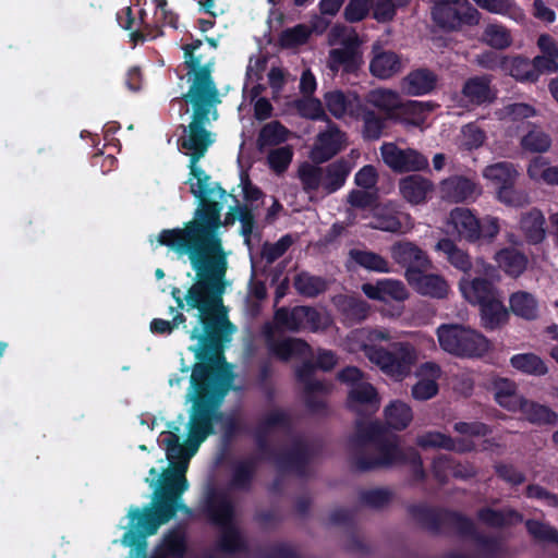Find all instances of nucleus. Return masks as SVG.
I'll use <instances>...</instances> for the list:
<instances>
[{
	"mask_svg": "<svg viewBox=\"0 0 558 558\" xmlns=\"http://www.w3.org/2000/svg\"><path fill=\"white\" fill-rule=\"evenodd\" d=\"M191 193L199 201L192 220L185 222L183 228L161 230L157 240L177 254L187 255L190 263L199 269L198 275L209 270L207 280L217 282L226 277L228 270L220 228L232 226L239 219V209L231 207L221 220L222 205L210 197L216 194L223 197L227 192L211 180L205 183L204 193H197L196 185H191Z\"/></svg>",
	"mask_w": 558,
	"mask_h": 558,
	"instance_id": "f257e3e1",
	"label": "nucleus"
},
{
	"mask_svg": "<svg viewBox=\"0 0 558 558\" xmlns=\"http://www.w3.org/2000/svg\"><path fill=\"white\" fill-rule=\"evenodd\" d=\"M191 266L196 274V279L185 295H182L180 288L172 287L171 296L177 307L170 306L169 313L173 314L175 310L184 308L187 312L192 310L198 312V322L203 331L201 332L197 327L190 331V339L197 340L196 345L190 347L196 359L192 369L202 365L206 374L232 373L225 356V344L230 341L235 329L223 311L222 295L226 290V277H221L217 282H210L207 280V269L204 275H198L199 269L197 270L193 264Z\"/></svg>",
	"mask_w": 558,
	"mask_h": 558,
	"instance_id": "f03ea898",
	"label": "nucleus"
},
{
	"mask_svg": "<svg viewBox=\"0 0 558 558\" xmlns=\"http://www.w3.org/2000/svg\"><path fill=\"white\" fill-rule=\"evenodd\" d=\"M202 365L192 369L190 378L191 408L189 411L187 438L185 445L173 432H162L159 444L174 470L184 475L189 460L199 446L216 433L215 426L223 417L221 404L232 387L233 373L206 374Z\"/></svg>",
	"mask_w": 558,
	"mask_h": 558,
	"instance_id": "7ed1b4c3",
	"label": "nucleus"
},
{
	"mask_svg": "<svg viewBox=\"0 0 558 558\" xmlns=\"http://www.w3.org/2000/svg\"><path fill=\"white\" fill-rule=\"evenodd\" d=\"M183 99L192 105V121L187 126L182 125L184 136L179 140L181 148L187 150L190 156V180L187 183L196 185L197 193H204L205 183L211 178L197 162L203 158L213 144L211 132L207 130L213 119L217 118L216 106L221 102L217 86H213L207 73L198 74L195 82H192Z\"/></svg>",
	"mask_w": 558,
	"mask_h": 558,
	"instance_id": "20e7f679",
	"label": "nucleus"
},
{
	"mask_svg": "<svg viewBox=\"0 0 558 558\" xmlns=\"http://www.w3.org/2000/svg\"><path fill=\"white\" fill-rule=\"evenodd\" d=\"M187 487L185 475L179 472H162L159 486L155 490L154 507L144 511L136 508L129 512L131 526L123 534V545L134 547L138 555H145L146 536L155 534L161 524L173 519L178 510H190L180 502Z\"/></svg>",
	"mask_w": 558,
	"mask_h": 558,
	"instance_id": "39448f33",
	"label": "nucleus"
},
{
	"mask_svg": "<svg viewBox=\"0 0 558 558\" xmlns=\"http://www.w3.org/2000/svg\"><path fill=\"white\" fill-rule=\"evenodd\" d=\"M407 510L417 525L432 534L454 532L460 537L474 541L477 546L476 554L472 556L474 558H502L505 554L500 538L480 533L473 520L459 511L424 502L412 504Z\"/></svg>",
	"mask_w": 558,
	"mask_h": 558,
	"instance_id": "423d86ee",
	"label": "nucleus"
},
{
	"mask_svg": "<svg viewBox=\"0 0 558 558\" xmlns=\"http://www.w3.org/2000/svg\"><path fill=\"white\" fill-rule=\"evenodd\" d=\"M436 335L439 347L457 357L480 359L492 350L487 337L462 324H441Z\"/></svg>",
	"mask_w": 558,
	"mask_h": 558,
	"instance_id": "0eeeda50",
	"label": "nucleus"
},
{
	"mask_svg": "<svg viewBox=\"0 0 558 558\" xmlns=\"http://www.w3.org/2000/svg\"><path fill=\"white\" fill-rule=\"evenodd\" d=\"M364 352L386 375L397 379L410 375L418 359L416 348L410 342L402 341L392 342L388 348L365 345Z\"/></svg>",
	"mask_w": 558,
	"mask_h": 558,
	"instance_id": "6e6552de",
	"label": "nucleus"
},
{
	"mask_svg": "<svg viewBox=\"0 0 558 558\" xmlns=\"http://www.w3.org/2000/svg\"><path fill=\"white\" fill-rule=\"evenodd\" d=\"M269 433L270 432H267L259 426L256 427L254 432V441L258 454L234 462L228 483L229 489L248 493L253 487L258 462L263 460H272L275 458L276 452L268 441Z\"/></svg>",
	"mask_w": 558,
	"mask_h": 558,
	"instance_id": "1a4fd4ad",
	"label": "nucleus"
},
{
	"mask_svg": "<svg viewBox=\"0 0 558 558\" xmlns=\"http://www.w3.org/2000/svg\"><path fill=\"white\" fill-rule=\"evenodd\" d=\"M450 222L460 238L478 245L492 243L500 230L498 218L490 216L477 218L465 207L452 209Z\"/></svg>",
	"mask_w": 558,
	"mask_h": 558,
	"instance_id": "9d476101",
	"label": "nucleus"
},
{
	"mask_svg": "<svg viewBox=\"0 0 558 558\" xmlns=\"http://www.w3.org/2000/svg\"><path fill=\"white\" fill-rule=\"evenodd\" d=\"M374 448L377 451V456L361 453L352 458L353 471L362 473L404 465L408 448L400 446L397 435H389L387 430Z\"/></svg>",
	"mask_w": 558,
	"mask_h": 558,
	"instance_id": "9b49d317",
	"label": "nucleus"
},
{
	"mask_svg": "<svg viewBox=\"0 0 558 558\" xmlns=\"http://www.w3.org/2000/svg\"><path fill=\"white\" fill-rule=\"evenodd\" d=\"M433 21L442 29L457 31L480 23L481 13L468 0H429Z\"/></svg>",
	"mask_w": 558,
	"mask_h": 558,
	"instance_id": "f8f14e48",
	"label": "nucleus"
},
{
	"mask_svg": "<svg viewBox=\"0 0 558 558\" xmlns=\"http://www.w3.org/2000/svg\"><path fill=\"white\" fill-rule=\"evenodd\" d=\"M276 326L267 322L262 327V336L268 355L281 363H289L292 360H301L312 355L311 345L301 338L278 336Z\"/></svg>",
	"mask_w": 558,
	"mask_h": 558,
	"instance_id": "ddd939ff",
	"label": "nucleus"
},
{
	"mask_svg": "<svg viewBox=\"0 0 558 558\" xmlns=\"http://www.w3.org/2000/svg\"><path fill=\"white\" fill-rule=\"evenodd\" d=\"M475 278L461 284V290L466 300L472 304L481 305L501 296L495 282L500 279L499 270L483 258L475 260Z\"/></svg>",
	"mask_w": 558,
	"mask_h": 558,
	"instance_id": "4468645a",
	"label": "nucleus"
},
{
	"mask_svg": "<svg viewBox=\"0 0 558 558\" xmlns=\"http://www.w3.org/2000/svg\"><path fill=\"white\" fill-rule=\"evenodd\" d=\"M201 511L217 527L236 521V507L229 493L214 484H209L204 492Z\"/></svg>",
	"mask_w": 558,
	"mask_h": 558,
	"instance_id": "2eb2a0df",
	"label": "nucleus"
},
{
	"mask_svg": "<svg viewBox=\"0 0 558 558\" xmlns=\"http://www.w3.org/2000/svg\"><path fill=\"white\" fill-rule=\"evenodd\" d=\"M319 322L320 314L316 308L298 305L291 308L286 306L277 308L271 325H275L276 330L280 332H299L306 326L317 328Z\"/></svg>",
	"mask_w": 558,
	"mask_h": 558,
	"instance_id": "dca6fc26",
	"label": "nucleus"
},
{
	"mask_svg": "<svg viewBox=\"0 0 558 558\" xmlns=\"http://www.w3.org/2000/svg\"><path fill=\"white\" fill-rule=\"evenodd\" d=\"M381 159L395 172L421 171L428 168V159L413 148H400L395 143H384L380 146Z\"/></svg>",
	"mask_w": 558,
	"mask_h": 558,
	"instance_id": "f3484780",
	"label": "nucleus"
},
{
	"mask_svg": "<svg viewBox=\"0 0 558 558\" xmlns=\"http://www.w3.org/2000/svg\"><path fill=\"white\" fill-rule=\"evenodd\" d=\"M363 64L361 43L357 37L343 39L341 47L329 50L328 68L332 72L342 71L344 74H356Z\"/></svg>",
	"mask_w": 558,
	"mask_h": 558,
	"instance_id": "a211bd4d",
	"label": "nucleus"
},
{
	"mask_svg": "<svg viewBox=\"0 0 558 558\" xmlns=\"http://www.w3.org/2000/svg\"><path fill=\"white\" fill-rule=\"evenodd\" d=\"M440 197L449 203L474 202L482 193L481 186L464 175H450L439 183Z\"/></svg>",
	"mask_w": 558,
	"mask_h": 558,
	"instance_id": "6ab92c4d",
	"label": "nucleus"
},
{
	"mask_svg": "<svg viewBox=\"0 0 558 558\" xmlns=\"http://www.w3.org/2000/svg\"><path fill=\"white\" fill-rule=\"evenodd\" d=\"M313 456V449L306 441L295 440L288 450L276 453L272 461L280 471L303 477Z\"/></svg>",
	"mask_w": 558,
	"mask_h": 558,
	"instance_id": "aec40b11",
	"label": "nucleus"
},
{
	"mask_svg": "<svg viewBox=\"0 0 558 558\" xmlns=\"http://www.w3.org/2000/svg\"><path fill=\"white\" fill-rule=\"evenodd\" d=\"M386 432L387 427L379 422L364 423L363 421H356L355 430L348 438L350 465L352 466V458L355 454L366 453L365 448L368 445L374 447Z\"/></svg>",
	"mask_w": 558,
	"mask_h": 558,
	"instance_id": "412c9836",
	"label": "nucleus"
},
{
	"mask_svg": "<svg viewBox=\"0 0 558 558\" xmlns=\"http://www.w3.org/2000/svg\"><path fill=\"white\" fill-rule=\"evenodd\" d=\"M405 279L408 283L420 294L444 299L448 294L449 286L439 275L425 274L424 269H407Z\"/></svg>",
	"mask_w": 558,
	"mask_h": 558,
	"instance_id": "4be33fe9",
	"label": "nucleus"
},
{
	"mask_svg": "<svg viewBox=\"0 0 558 558\" xmlns=\"http://www.w3.org/2000/svg\"><path fill=\"white\" fill-rule=\"evenodd\" d=\"M347 408L359 415H372L380 407V398L376 388L365 381L350 388L345 401Z\"/></svg>",
	"mask_w": 558,
	"mask_h": 558,
	"instance_id": "5701e85b",
	"label": "nucleus"
},
{
	"mask_svg": "<svg viewBox=\"0 0 558 558\" xmlns=\"http://www.w3.org/2000/svg\"><path fill=\"white\" fill-rule=\"evenodd\" d=\"M344 133L330 123L326 131L317 135L316 143L312 149L311 157L316 163H324L333 158L342 149Z\"/></svg>",
	"mask_w": 558,
	"mask_h": 558,
	"instance_id": "b1692460",
	"label": "nucleus"
},
{
	"mask_svg": "<svg viewBox=\"0 0 558 558\" xmlns=\"http://www.w3.org/2000/svg\"><path fill=\"white\" fill-rule=\"evenodd\" d=\"M402 70L400 54L392 50H385L378 43L372 47L369 72L374 77L388 80Z\"/></svg>",
	"mask_w": 558,
	"mask_h": 558,
	"instance_id": "393cba45",
	"label": "nucleus"
},
{
	"mask_svg": "<svg viewBox=\"0 0 558 558\" xmlns=\"http://www.w3.org/2000/svg\"><path fill=\"white\" fill-rule=\"evenodd\" d=\"M438 81V75L430 69L417 68L401 80L400 86L402 92L409 96H424L436 89Z\"/></svg>",
	"mask_w": 558,
	"mask_h": 558,
	"instance_id": "a878e982",
	"label": "nucleus"
},
{
	"mask_svg": "<svg viewBox=\"0 0 558 558\" xmlns=\"http://www.w3.org/2000/svg\"><path fill=\"white\" fill-rule=\"evenodd\" d=\"M434 189L433 181L418 173L409 174L399 181L400 194L411 205L425 204Z\"/></svg>",
	"mask_w": 558,
	"mask_h": 558,
	"instance_id": "bb28decb",
	"label": "nucleus"
},
{
	"mask_svg": "<svg viewBox=\"0 0 558 558\" xmlns=\"http://www.w3.org/2000/svg\"><path fill=\"white\" fill-rule=\"evenodd\" d=\"M324 100L327 110L337 119L344 116L360 118L363 104L356 94L336 89L327 92L324 95Z\"/></svg>",
	"mask_w": 558,
	"mask_h": 558,
	"instance_id": "cd10ccee",
	"label": "nucleus"
},
{
	"mask_svg": "<svg viewBox=\"0 0 558 558\" xmlns=\"http://www.w3.org/2000/svg\"><path fill=\"white\" fill-rule=\"evenodd\" d=\"M392 259L407 269H426L429 259L426 253L416 244L409 241L396 242L391 248Z\"/></svg>",
	"mask_w": 558,
	"mask_h": 558,
	"instance_id": "c85d7f7f",
	"label": "nucleus"
},
{
	"mask_svg": "<svg viewBox=\"0 0 558 558\" xmlns=\"http://www.w3.org/2000/svg\"><path fill=\"white\" fill-rule=\"evenodd\" d=\"M476 519L487 527L505 529L521 523L523 514L511 507L502 509L482 507L476 511Z\"/></svg>",
	"mask_w": 558,
	"mask_h": 558,
	"instance_id": "c756f323",
	"label": "nucleus"
},
{
	"mask_svg": "<svg viewBox=\"0 0 558 558\" xmlns=\"http://www.w3.org/2000/svg\"><path fill=\"white\" fill-rule=\"evenodd\" d=\"M363 293L371 300L387 302L389 300L404 301L409 294L403 282L393 279L378 280L375 284L363 283Z\"/></svg>",
	"mask_w": 558,
	"mask_h": 558,
	"instance_id": "7c9ffc66",
	"label": "nucleus"
},
{
	"mask_svg": "<svg viewBox=\"0 0 558 558\" xmlns=\"http://www.w3.org/2000/svg\"><path fill=\"white\" fill-rule=\"evenodd\" d=\"M435 248L444 255L452 267L463 274L469 275L472 270L475 271V263H472L469 253L460 248L453 240L442 238L436 243Z\"/></svg>",
	"mask_w": 558,
	"mask_h": 558,
	"instance_id": "2f4dec72",
	"label": "nucleus"
},
{
	"mask_svg": "<svg viewBox=\"0 0 558 558\" xmlns=\"http://www.w3.org/2000/svg\"><path fill=\"white\" fill-rule=\"evenodd\" d=\"M518 411L524 418L537 426H554L558 423V413L545 404L523 398L519 403Z\"/></svg>",
	"mask_w": 558,
	"mask_h": 558,
	"instance_id": "473e14b6",
	"label": "nucleus"
},
{
	"mask_svg": "<svg viewBox=\"0 0 558 558\" xmlns=\"http://www.w3.org/2000/svg\"><path fill=\"white\" fill-rule=\"evenodd\" d=\"M520 229L529 244L536 245L542 243L546 235L543 213L537 208L523 213L520 219Z\"/></svg>",
	"mask_w": 558,
	"mask_h": 558,
	"instance_id": "72a5a7b5",
	"label": "nucleus"
},
{
	"mask_svg": "<svg viewBox=\"0 0 558 558\" xmlns=\"http://www.w3.org/2000/svg\"><path fill=\"white\" fill-rule=\"evenodd\" d=\"M492 77L489 75H477L468 78L461 94L472 105L481 106L493 100L490 90Z\"/></svg>",
	"mask_w": 558,
	"mask_h": 558,
	"instance_id": "f704fd0d",
	"label": "nucleus"
},
{
	"mask_svg": "<svg viewBox=\"0 0 558 558\" xmlns=\"http://www.w3.org/2000/svg\"><path fill=\"white\" fill-rule=\"evenodd\" d=\"M480 306L481 326L488 331L499 329L509 320V311L501 301V296L483 303Z\"/></svg>",
	"mask_w": 558,
	"mask_h": 558,
	"instance_id": "c9c22d12",
	"label": "nucleus"
},
{
	"mask_svg": "<svg viewBox=\"0 0 558 558\" xmlns=\"http://www.w3.org/2000/svg\"><path fill=\"white\" fill-rule=\"evenodd\" d=\"M495 401L508 411H518L519 403L524 398L518 393L517 384L508 378H495L492 383Z\"/></svg>",
	"mask_w": 558,
	"mask_h": 558,
	"instance_id": "e433bc0d",
	"label": "nucleus"
},
{
	"mask_svg": "<svg viewBox=\"0 0 558 558\" xmlns=\"http://www.w3.org/2000/svg\"><path fill=\"white\" fill-rule=\"evenodd\" d=\"M218 527L220 530V535L217 541V548L221 553L238 554L247 551V542L238 527L236 521Z\"/></svg>",
	"mask_w": 558,
	"mask_h": 558,
	"instance_id": "4c0bfd02",
	"label": "nucleus"
},
{
	"mask_svg": "<svg viewBox=\"0 0 558 558\" xmlns=\"http://www.w3.org/2000/svg\"><path fill=\"white\" fill-rule=\"evenodd\" d=\"M436 107L437 105L433 101L401 100L395 118L418 126L424 122L425 114L432 112Z\"/></svg>",
	"mask_w": 558,
	"mask_h": 558,
	"instance_id": "58836bf2",
	"label": "nucleus"
},
{
	"mask_svg": "<svg viewBox=\"0 0 558 558\" xmlns=\"http://www.w3.org/2000/svg\"><path fill=\"white\" fill-rule=\"evenodd\" d=\"M403 218L408 219L409 215L398 211L391 206H381L375 209L369 226L373 229L396 233L401 231Z\"/></svg>",
	"mask_w": 558,
	"mask_h": 558,
	"instance_id": "ea45409f",
	"label": "nucleus"
},
{
	"mask_svg": "<svg viewBox=\"0 0 558 558\" xmlns=\"http://www.w3.org/2000/svg\"><path fill=\"white\" fill-rule=\"evenodd\" d=\"M495 259L498 268L502 269L508 276L518 278L527 266L526 256L512 247H506L496 253Z\"/></svg>",
	"mask_w": 558,
	"mask_h": 558,
	"instance_id": "a19ab883",
	"label": "nucleus"
},
{
	"mask_svg": "<svg viewBox=\"0 0 558 558\" xmlns=\"http://www.w3.org/2000/svg\"><path fill=\"white\" fill-rule=\"evenodd\" d=\"M351 171L349 162L344 159L336 160L324 168L323 189L328 193L340 190Z\"/></svg>",
	"mask_w": 558,
	"mask_h": 558,
	"instance_id": "79ce46f5",
	"label": "nucleus"
},
{
	"mask_svg": "<svg viewBox=\"0 0 558 558\" xmlns=\"http://www.w3.org/2000/svg\"><path fill=\"white\" fill-rule=\"evenodd\" d=\"M203 41L201 39H194L191 44H186L182 47L184 52V64L189 69V72L193 73V81L195 82L198 74L202 72L207 73V76L213 86H216V83L211 76L213 72V62L202 63V56H196L195 51L201 48Z\"/></svg>",
	"mask_w": 558,
	"mask_h": 558,
	"instance_id": "37998d69",
	"label": "nucleus"
},
{
	"mask_svg": "<svg viewBox=\"0 0 558 558\" xmlns=\"http://www.w3.org/2000/svg\"><path fill=\"white\" fill-rule=\"evenodd\" d=\"M518 175L514 166L508 161L488 165L483 170V177L490 181L496 189L506 184H515Z\"/></svg>",
	"mask_w": 558,
	"mask_h": 558,
	"instance_id": "c03bdc74",
	"label": "nucleus"
},
{
	"mask_svg": "<svg viewBox=\"0 0 558 558\" xmlns=\"http://www.w3.org/2000/svg\"><path fill=\"white\" fill-rule=\"evenodd\" d=\"M413 418L412 409L400 400L391 401L385 408L386 424L396 430L405 429Z\"/></svg>",
	"mask_w": 558,
	"mask_h": 558,
	"instance_id": "a18cd8bd",
	"label": "nucleus"
},
{
	"mask_svg": "<svg viewBox=\"0 0 558 558\" xmlns=\"http://www.w3.org/2000/svg\"><path fill=\"white\" fill-rule=\"evenodd\" d=\"M510 365L531 376H544L548 373V367L545 362L535 353H519L510 357Z\"/></svg>",
	"mask_w": 558,
	"mask_h": 558,
	"instance_id": "49530a36",
	"label": "nucleus"
},
{
	"mask_svg": "<svg viewBox=\"0 0 558 558\" xmlns=\"http://www.w3.org/2000/svg\"><path fill=\"white\" fill-rule=\"evenodd\" d=\"M316 368L317 366L314 362L306 360L296 367L295 378L298 383L304 386V392H319L327 395L330 390L328 385L323 380L314 378Z\"/></svg>",
	"mask_w": 558,
	"mask_h": 558,
	"instance_id": "de8ad7c7",
	"label": "nucleus"
},
{
	"mask_svg": "<svg viewBox=\"0 0 558 558\" xmlns=\"http://www.w3.org/2000/svg\"><path fill=\"white\" fill-rule=\"evenodd\" d=\"M511 312L523 319L533 320L537 317V301L526 291H517L509 298Z\"/></svg>",
	"mask_w": 558,
	"mask_h": 558,
	"instance_id": "09e8293b",
	"label": "nucleus"
},
{
	"mask_svg": "<svg viewBox=\"0 0 558 558\" xmlns=\"http://www.w3.org/2000/svg\"><path fill=\"white\" fill-rule=\"evenodd\" d=\"M289 130L279 121L266 123L258 133L257 147L263 150L266 147L277 146L288 140Z\"/></svg>",
	"mask_w": 558,
	"mask_h": 558,
	"instance_id": "8fccbe9b",
	"label": "nucleus"
},
{
	"mask_svg": "<svg viewBox=\"0 0 558 558\" xmlns=\"http://www.w3.org/2000/svg\"><path fill=\"white\" fill-rule=\"evenodd\" d=\"M293 286L300 295L315 298L327 290V281L319 276L301 271L294 277Z\"/></svg>",
	"mask_w": 558,
	"mask_h": 558,
	"instance_id": "3c124183",
	"label": "nucleus"
},
{
	"mask_svg": "<svg viewBox=\"0 0 558 558\" xmlns=\"http://www.w3.org/2000/svg\"><path fill=\"white\" fill-rule=\"evenodd\" d=\"M158 547L170 558H183L187 551L185 531L180 527L170 530Z\"/></svg>",
	"mask_w": 558,
	"mask_h": 558,
	"instance_id": "603ef678",
	"label": "nucleus"
},
{
	"mask_svg": "<svg viewBox=\"0 0 558 558\" xmlns=\"http://www.w3.org/2000/svg\"><path fill=\"white\" fill-rule=\"evenodd\" d=\"M531 60L523 56L507 57L504 72L522 83H535Z\"/></svg>",
	"mask_w": 558,
	"mask_h": 558,
	"instance_id": "864d4df0",
	"label": "nucleus"
},
{
	"mask_svg": "<svg viewBox=\"0 0 558 558\" xmlns=\"http://www.w3.org/2000/svg\"><path fill=\"white\" fill-rule=\"evenodd\" d=\"M482 41L487 46L504 50L512 45V37L507 27L498 23H489L482 33Z\"/></svg>",
	"mask_w": 558,
	"mask_h": 558,
	"instance_id": "5fc2aeb1",
	"label": "nucleus"
},
{
	"mask_svg": "<svg viewBox=\"0 0 558 558\" xmlns=\"http://www.w3.org/2000/svg\"><path fill=\"white\" fill-rule=\"evenodd\" d=\"M351 258L361 267L376 271L389 272V263L381 255L372 252L353 248L350 251Z\"/></svg>",
	"mask_w": 558,
	"mask_h": 558,
	"instance_id": "6e6d98bb",
	"label": "nucleus"
},
{
	"mask_svg": "<svg viewBox=\"0 0 558 558\" xmlns=\"http://www.w3.org/2000/svg\"><path fill=\"white\" fill-rule=\"evenodd\" d=\"M368 101L379 110L385 111L388 117L395 118L400 105V96L390 89H376L369 93Z\"/></svg>",
	"mask_w": 558,
	"mask_h": 558,
	"instance_id": "4d7b16f0",
	"label": "nucleus"
},
{
	"mask_svg": "<svg viewBox=\"0 0 558 558\" xmlns=\"http://www.w3.org/2000/svg\"><path fill=\"white\" fill-rule=\"evenodd\" d=\"M299 179L302 183V189L306 193L317 191L323 186L324 168L304 162L299 167Z\"/></svg>",
	"mask_w": 558,
	"mask_h": 558,
	"instance_id": "13d9d810",
	"label": "nucleus"
},
{
	"mask_svg": "<svg viewBox=\"0 0 558 558\" xmlns=\"http://www.w3.org/2000/svg\"><path fill=\"white\" fill-rule=\"evenodd\" d=\"M360 118L363 120V137L368 141L378 140L385 128V119L363 105Z\"/></svg>",
	"mask_w": 558,
	"mask_h": 558,
	"instance_id": "bf43d9fd",
	"label": "nucleus"
},
{
	"mask_svg": "<svg viewBox=\"0 0 558 558\" xmlns=\"http://www.w3.org/2000/svg\"><path fill=\"white\" fill-rule=\"evenodd\" d=\"M295 108L298 113L305 119L313 121H329L322 101L318 98L314 97H304L303 99H298L295 101Z\"/></svg>",
	"mask_w": 558,
	"mask_h": 558,
	"instance_id": "052dcab7",
	"label": "nucleus"
},
{
	"mask_svg": "<svg viewBox=\"0 0 558 558\" xmlns=\"http://www.w3.org/2000/svg\"><path fill=\"white\" fill-rule=\"evenodd\" d=\"M410 0H375L373 9V17L379 23H388L392 21L398 9L404 8Z\"/></svg>",
	"mask_w": 558,
	"mask_h": 558,
	"instance_id": "680f3d73",
	"label": "nucleus"
},
{
	"mask_svg": "<svg viewBox=\"0 0 558 558\" xmlns=\"http://www.w3.org/2000/svg\"><path fill=\"white\" fill-rule=\"evenodd\" d=\"M550 145V136L538 128L530 130L521 140L522 148L531 153H545Z\"/></svg>",
	"mask_w": 558,
	"mask_h": 558,
	"instance_id": "e2e57ef3",
	"label": "nucleus"
},
{
	"mask_svg": "<svg viewBox=\"0 0 558 558\" xmlns=\"http://www.w3.org/2000/svg\"><path fill=\"white\" fill-rule=\"evenodd\" d=\"M308 37V28L303 24H299L283 29L279 35L278 44L283 49H291L304 45Z\"/></svg>",
	"mask_w": 558,
	"mask_h": 558,
	"instance_id": "0e129e2a",
	"label": "nucleus"
},
{
	"mask_svg": "<svg viewBox=\"0 0 558 558\" xmlns=\"http://www.w3.org/2000/svg\"><path fill=\"white\" fill-rule=\"evenodd\" d=\"M293 158L291 146H281L271 149L267 155V163L269 168L277 174L287 171Z\"/></svg>",
	"mask_w": 558,
	"mask_h": 558,
	"instance_id": "69168bd1",
	"label": "nucleus"
},
{
	"mask_svg": "<svg viewBox=\"0 0 558 558\" xmlns=\"http://www.w3.org/2000/svg\"><path fill=\"white\" fill-rule=\"evenodd\" d=\"M529 534L538 542L558 544V530L538 520L529 519L525 522Z\"/></svg>",
	"mask_w": 558,
	"mask_h": 558,
	"instance_id": "338daca9",
	"label": "nucleus"
},
{
	"mask_svg": "<svg viewBox=\"0 0 558 558\" xmlns=\"http://www.w3.org/2000/svg\"><path fill=\"white\" fill-rule=\"evenodd\" d=\"M546 165L542 157L534 158L527 168L530 178H542L548 184H558V167H545Z\"/></svg>",
	"mask_w": 558,
	"mask_h": 558,
	"instance_id": "774afa93",
	"label": "nucleus"
}]
</instances>
